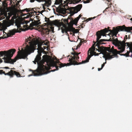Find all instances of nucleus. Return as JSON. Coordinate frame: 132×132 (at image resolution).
Returning <instances> with one entry per match:
<instances>
[{
  "mask_svg": "<svg viewBox=\"0 0 132 132\" xmlns=\"http://www.w3.org/2000/svg\"><path fill=\"white\" fill-rule=\"evenodd\" d=\"M63 2V0H55V4L56 5L62 3Z\"/></svg>",
  "mask_w": 132,
  "mask_h": 132,
  "instance_id": "f3484780",
  "label": "nucleus"
},
{
  "mask_svg": "<svg viewBox=\"0 0 132 132\" xmlns=\"http://www.w3.org/2000/svg\"><path fill=\"white\" fill-rule=\"evenodd\" d=\"M56 63H58V65H59V67L56 66L55 68H56V70H58V67H59L60 68H61L62 67H63L65 66H69L70 65L69 64V63H67V64H63L61 62H60L58 60H57L56 61Z\"/></svg>",
  "mask_w": 132,
  "mask_h": 132,
  "instance_id": "6e6552de",
  "label": "nucleus"
},
{
  "mask_svg": "<svg viewBox=\"0 0 132 132\" xmlns=\"http://www.w3.org/2000/svg\"><path fill=\"white\" fill-rule=\"evenodd\" d=\"M71 54H72V55H75V53H71Z\"/></svg>",
  "mask_w": 132,
  "mask_h": 132,
  "instance_id": "e433bc0d",
  "label": "nucleus"
},
{
  "mask_svg": "<svg viewBox=\"0 0 132 132\" xmlns=\"http://www.w3.org/2000/svg\"><path fill=\"white\" fill-rule=\"evenodd\" d=\"M68 3L70 4H74L76 3H78L79 2L78 0H67Z\"/></svg>",
  "mask_w": 132,
  "mask_h": 132,
  "instance_id": "ddd939ff",
  "label": "nucleus"
},
{
  "mask_svg": "<svg viewBox=\"0 0 132 132\" xmlns=\"http://www.w3.org/2000/svg\"><path fill=\"white\" fill-rule=\"evenodd\" d=\"M102 69L101 68H98V71H100L101 70H102Z\"/></svg>",
  "mask_w": 132,
  "mask_h": 132,
  "instance_id": "f704fd0d",
  "label": "nucleus"
},
{
  "mask_svg": "<svg viewBox=\"0 0 132 132\" xmlns=\"http://www.w3.org/2000/svg\"><path fill=\"white\" fill-rule=\"evenodd\" d=\"M3 34H6V33L4 31H3Z\"/></svg>",
  "mask_w": 132,
  "mask_h": 132,
  "instance_id": "58836bf2",
  "label": "nucleus"
},
{
  "mask_svg": "<svg viewBox=\"0 0 132 132\" xmlns=\"http://www.w3.org/2000/svg\"><path fill=\"white\" fill-rule=\"evenodd\" d=\"M0 74H20V73L15 71L10 70L9 71V72L5 73L4 71H3V70H0Z\"/></svg>",
  "mask_w": 132,
  "mask_h": 132,
  "instance_id": "1a4fd4ad",
  "label": "nucleus"
},
{
  "mask_svg": "<svg viewBox=\"0 0 132 132\" xmlns=\"http://www.w3.org/2000/svg\"><path fill=\"white\" fill-rule=\"evenodd\" d=\"M0 62L1 63H2L3 62V60L1 59H0Z\"/></svg>",
  "mask_w": 132,
  "mask_h": 132,
  "instance_id": "4c0bfd02",
  "label": "nucleus"
},
{
  "mask_svg": "<svg viewBox=\"0 0 132 132\" xmlns=\"http://www.w3.org/2000/svg\"><path fill=\"white\" fill-rule=\"evenodd\" d=\"M5 68L6 69H8L9 68L7 67H5Z\"/></svg>",
  "mask_w": 132,
  "mask_h": 132,
  "instance_id": "79ce46f5",
  "label": "nucleus"
},
{
  "mask_svg": "<svg viewBox=\"0 0 132 132\" xmlns=\"http://www.w3.org/2000/svg\"><path fill=\"white\" fill-rule=\"evenodd\" d=\"M61 32L63 34L64 32H65L66 33H67L68 31L65 29H63L62 28L61 29Z\"/></svg>",
  "mask_w": 132,
  "mask_h": 132,
  "instance_id": "393cba45",
  "label": "nucleus"
},
{
  "mask_svg": "<svg viewBox=\"0 0 132 132\" xmlns=\"http://www.w3.org/2000/svg\"><path fill=\"white\" fill-rule=\"evenodd\" d=\"M23 26L24 28H25L26 27V25H23Z\"/></svg>",
  "mask_w": 132,
  "mask_h": 132,
  "instance_id": "c9c22d12",
  "label": "nucleus"
},
{
  "mask_svg": "<svg viewBox=\"0 0 132 132\" xmlns=\"http://www.w3.org/2000/svg\"><path fill=\"white\" fill-rule=\"evenodd\" d=\"M54 28L53 27H52L50 29H47V31L48 32H51V33H52V32L53 33L54 32Z\"/></svg>",
  "mask_w": 132,
  "mask_h": 132,
  "instance_id": "412c9836",
  "label": "nucleus"
},
{
  "mask_svg": "<svg viewBox=\"0 0 132 132\" xmlns=\"http://www.w3.org/2000/svg\"><path fill=\"white\" fill-rule=\"evenodd\" d=\"M38 17V16H36V18H37V17Z\"/></svg>",
  "mask_w": 132,
  "mask_h": 132,
  "instance_id": "c03bdc74",
  "label": "nucleus"
},
{
  "mask_svg": "<svg viewBox=\"0 0 132 132\" xmlns=\"http://www.w3.org/2000/svg\"><path fill=\"white\" fill-rule=\"evenodd\" d=\"M96 46H97L98 49H96V51H97L98 52H101L102 51L103 49L99 46L98 45V44H96Z\"/></svg>",
  "mask_w": 132,
  "mask_h": 132,
  "instance_id": "a211bd4d",
  "label": "nucleus"
},
{
  "mask_svg": "<svg viewBox=\"0 0 132 132\" xmlns=\"http://www.w3.org/2000/svg\"><path fill=\"white\" fill-rule=\"evenodd\" d=\"M0 39H1V38L2 39H3V38H4L3 37H0Z\"/></svg>",
  "mask_w": 132,
  "mask_h": 132,
  "instance_id": "a19ab883",
  "label": "nucleus"
},
{
  "mask_svg": "<svg viewBox=\"0 0 132 132\" xmlns=\"http://www.w3.org/2000/svg\"><path fill=\"white\" fill-rule=\"evenodd\" d=\"M101 54V53H93L92 52H90L89 53V56H90V57L93 55L95 56H98L99 54Z\"/></svg>",
  "mask_w": 132,
  "mask_h": 132,
  "instance_id": "2eb2a0df",
  "label": "nucleus"
},
{
  "mask_svg": "<svg viewBox=\"0 0 132 132\" xmlns=\"http://www.w3.org/2000/svg\"><path fill=\"white\" fill-rule=\"evenodd\" d=\"M33 11H31V12H30V13H31V14H32V13H33Z\"/></svg>",
  "mask_w": 132,
  "mask_h": 132,
  "instance_id": "37998d69",
  "label": "nucleus"
},
{
  "mask_svg": "<svg viewBox=\"0 0 132 132\" xmlns=\"http://www.w3.org/2000/svg\"><path fill=\"white\" fill-rule=\"evenodd\" d=\"M104 63H103V64H102L101 65V68L102 69L104 67Z\"/></svg>",
  "mask_w": 132,
  "mask_h": 132,
  "instance_id": "2f4dec72",
  "label": "nucleus"
},
{
  "mask_svg": "<svg viewBox=\"0 0 132 132\" xmlns=\"http://www.w3.org/2000/svg\"><path fill=\"white\" fill-rule=\"evenodd\" d=\"M42 75H29L28 76V77H29L31 76H33V75L34 76H39Z\"/></svg>",
  "mask_w": 132,
  "mask_h": 132,
  "instance_id": "bb28decb",
  "label": "nucleus"
},
{
  "mask_svg": "<svg viewBox=\"0 0 132 132\" xmlns=\"http://www.w3.org/2000/svg\"><path fill=\"white\" fill-rule=\"evenodd\" d=\"M119 54L120 55L123 56H125L126 57H127L129 56V53H128V52H127V53L126 54H120V53Z\"/></svg>",
  "mask_w": 132,
  "mask_h": 132,
  "instance_id": "4be33fe9",
  "label": "nucleus"
},
{
  "mask_svg": "<svg viewBox=\"0 0 132 132\" xmlns=\"http://www.w3.org/2000/svg\"><path fill=\"white\" fill-rule=\"evenodd\" d=\"M28 40L29 41L28 42L29 46L27 45L25 49L24 50H23V51L21 53L19 51H18L17 56L14 59H11V57L15 52L16 50L15 49L9 50L7 52L4 51V53H3V51L0 52V55L1 56H3V55H4V57L3 58L4 60V62L5 63L13 64L16 60L19 59H28L27 56L34 52V50L36 49L35 48V47L37 45L38 48L37 49V50L38 54L36 55L35 61H33V62L35 64H36V62H37L38 66H39L41 62V56L42 55V51L41 50H39L38 48L41 49L42 48L40 46L42 45H46L45 43L44 44L43 43H38L35 39H31L30 37L28 38L26 42H28Z\"/></svg>",
  "mask_w": 132,
  "mask_h": 132,
  "instance_id": "f257e3e1",
  "label": "nucleus"
},
{
  "mask_svg": "<svg viewBox=\"0 0 132 132\" xmlns=\"http://www.w3.org/2000/svg\"><path fill=\"white\" fill-rule=\"evenodd\" d=\"M39 20L37 21H34V22H32L30 24V26L31 27L33 26H35L37 27H38L39 25L41 23L39 22Z\"/></svg>",
  "mask_w": 132,
  "mask_h": 132,
  "instance_id": "9b49d317",
  "label": "nucleus"
},
{
  "mask_svg": "<svg viewBox=\"0 0 132 132\" xmlns=\"http://www.w3.org/2000/svg\"><path fill=\"white\" fill-rule=\"evenodd\" d=\"M9 75L10 76V78H12V77H13L14 75H15L16 76L18 77H23L24 76H21V75Z\"/></svg>",
  "mask_w": 132,
  "mask_h": 132,
  "instance_id": "6ab92c4d",
  "label": "nucleus"
},
{
  "mask_svg": "<svg viewBox=\"0 0 132 132\" xmlns=\"http://www.w3.org/2000/svg\"><path fill=\"white\" fill-rule=\"evenodd\" d=\"M82 6V4H79L75 7H70V9L69 10H68L64 8H60L59 9V11L61 13L63 14H65L67 13V11L69 10V12H68V14H70V15L68 17L67 19L66 20V21L67 23H69L68 20H70V23L71 25H73L74 24L76 25L78 20L81 17V15H79V16L75 18V20L71 18V17L79 11L81 9Z\"/></svg>",
  "mask_w": 132,
  "mask_h": 132,
  "instance_id": "f03ea898",
  "label": "nucleus"
},
{
  "mask_svg": "<svg viewBox=\"0 0 132 132\" xmlns=\"http://www.w3.org/2000/svg\"><path fill=\"white\" fill-rule=\"evenodd\" d=\"M7 14L8 15V16L9 18L13 15V13H12L10 12H8V13H7Z\"/></svg>",
  "mask_w": 132,
  "mask_h": 132,
  "instance_id": "a878e982",
  "label": "nucleus"
},
{
  "mask_svg": "<svg viewBox=\"0 0 132 132\" xmlns=\"http://www.w3.org/2000/svg\"><path fill=\"white\" fill-rule=\"evenodd\" d=\"M81 45V43H80L79 44L77 45V46L76 48V49H77V47H80V46Z\"/></svg>",
  "mask_w": 132,
  "mask_h": 132,
  "instance_id": "c756f323",
  "label": "nucleus"
},
{
  "mask_svg": "<svg viewBox=\"0 0 132 132\" xmlns=\"http://www.w3.org/2000/svg\"><path fill=\"white\" fill-rule=\"evenodd\" d=\"M108 28L109 29V27H108Z\"/></svg>",
  "mask_w": 132,
  "mask_h": 132,
  "instance_id": "de8ad7c7",
  "label": "nucleus"
},
{
  "mask_svg": "<svg viewBox=\"0 0 132 132\" xmlns=\"http://www.w3.org/2000/svg\"><path fill=\"white\" fill-rule=\"evenodd\" d=\"M80 53H75V55H76L77 56H78V55L80 54Z\"/></svg>",
  "mask_w": 132,
  "mask_h": 132,
  "instance_id": "473e14b6",
  "label": "nucleus"
},
{
  "mask_svg": "<svg viewBox=\"0 0 132 132\" xmlns=\"http://www.w3.org/2000/svg\"><path fill=\"white\" fill-rule=\"evenodd\" d=\"M104 51L103 52L100 53L103 55V57L105 59V60H106V57H107V59L108 60H110L112 58H113V57L112 56L110 53H109L107 51L105 50L104 49Z\"/></svg>",
  "mask_w": 132,
  "mask_h": 132,
  "instance_id": "0eeeda50",
  "label": "nucleus"
},
{
  "mask_svg": "<svg viewBox=\"0 0 132 132\" xmlns=\"http://www.w3.org/2000/svg\"><path fill=\"white\" fill-rule=\"evenodd\" d=\"M45 21L47 23H51V21L49 19L45 18Z\"/></svg>",
  "mask_w": 132,
  "mask_h": 132,
  "instance_id": "5701e85b",
  "label": "nucleus"
},
{
  "mask_svg": "<svg viewBox=\"0 0 132 132\" xmlns=\"http://www.w3.org/2000/svg\"><path fill=\"white\" fill-rule=\"evenodd\" d=\"M79 59V57L78 56H77L75 57L74 58V59H76V60L78 59Z\"/></svg>",
  "mask_w": 132,
  "mask_h": 132,
  "instance_id": "7c9ffc66",
  "label": "nucleus"
},
{
  "mask_svg": "<svg viewBox=\"0 0 132 132\" xmlns=\"http://www.w3.org/2000/svg\"><path fill=\"white\" fill-rule=\"evenodd\" d=\"M41 14H42V15H43L41 13Z\"/></svg>",
  "mask_w": 132,
  "mask_h": 132,
  "instance_id": "09e8293b",
  "label": "nucleus"
},
{
  "mask_svg": "<svg viewBox=\"0 0 132 132\" xmlns=\"http://www.w3.org/2000/svg\"><path fill=\"white\" fill-rule=\"evenodd\" d=\"M88 56L87 57L86 59V60L82 61L81 62H79V63H77V62H76V63L75 64V65H79L80 64H84L85 63H86L87 62H88L89 61V60L90 58V56H89V52L88 53Z\"/></svg>",
  "mask_w": 132,
  "mask_h": 132,
  "instance_id": "f8f14e48",
  "label": "nucleus"
},
{
  "mask_svg": "<svg viewBox=\"0 0 132 132\" xmlns=\"http://www.w3.org/2000/svg\"><path fill=\"white\" fill-rule=\"evenodd\" d=\"M35 1H36L39 2H43L44 1V0H30V2L32 3L34 2Z\"/></svg>",
  "mask_w": 132,
  "mask_h": 132,
  "instance_id": "aec40b11",
  "label": "nucleus"
},
{
  "mask_svg": "<svg viewBox=\"0 0 132 132\" xmlns=\"http://www.w3.org/2000/svg\"><path fill=\"white\" fill-rule=\"evenodd\" d=\"M95 18V17H94L93 18H89L88 19L89 20H91V19H93Z\"/></svg>",
  "mask_w": 132,
  "mask_h": 132,
  "instance_id": "72a5a7b5",
  "label": "nucleus"
},
{
  "mask_svg": "<svg viewBox=\"0 0 132 132\" xmlns=\"http://www.w3.org/2000/svg\"><path fill=\"white\" fill-rule=\"evenodd\" d=\"M104 63V64H105L106 63V61H105V62Z\"/></svg>",
  "mask_w": 132,
  "mask_h": 132,
  "instance_id": "a18cd8bd",
  "label": "nucleus"
},
{
  "mask_svg": "<svg viewBox=\"0 0 132 132\" xmlns=\"http://www.w3.org/2000/svg\"><path fill=\"white\" fill-rule=\"evenodd\" d=\"M5 38H7V37H5Z\"/></svg>",
  "mask_w": 132,
  "mask_h": 132,
  "instance_id": "8fccbe9b",
  "label": "nucleus"
},
{
  "mask_svg": "<svg viewBox=\"0 0 132 132\" xmlns=\"http://www.w3.org/2000/svg\"><path fill=\"white\" fill-rule=\"evenodd\" d=\"M130 20L132 21V18L130 19Z\"/></svg>",
  "mask_w": 132,
  "mask_h": 132,
  "instance_id": "49530a36",
  "label": "nucleus"
},
{
  "mask_svg": "<svg viewBox=\"0 0 132 132\" xmlns=\"http://www.w3.org/2000/svg\"><path fill=\"white\" fill-rule=\"evenodd\" d=\"M119 45L118 48L120 50L119 51H117L116 50L114 49L113 46H112L111 48L110 46L109 47H104V49L105 50L108 51V52L111 54L112 56H113V57H117V54L123 52L125 51L126 46L129 47L130 50L132 49V42L125 43L123 41H120L119 43Z\"/></svg>",
  "mask_w": 132,
  "mask_h": 132,
  "instance_id": "20e7f679",
  "label": "nucleus"
},
{
  "mask_svg": "<svg viewBox=\"0 0 132 132\" xmlns=\"http://www.w3.org/2000/svg\"><path fill=\"white\" fill-rule=\"evenodd\" d=\"M119 28L117 29L114 27H113V30L112 31L110 29H108L107 28H105L104 29L102 30L101 31H102L101 33H96V41L95 43H98V42L99 41V39L101 38V36H106V35L109 36V34H105L107 33L108 31H109L110 33H112L113 32L115 34V35H114L113 36H115L116 37V35L118 33L119 31H125L128 32L132 33V27H126L125 26H119L118 27Z\"/></svg>",
  "mask_w": 132,
  "mask_h": 132,
  "instance_id": "7ed1b4c3",
  "label": "nucleus"
},
{
  "mask_svg": "<svg viewBox=\"0 0 132 132\" xmlns=\"http://www.w3.org/2000/svg\"><path fill=\"white\" fill-rule=\"evenodd\" d=\"M98 43H97L96 44H98V45L99 46L100 45H102V44H105V43H103L102 42H101L100 43V41L98 42Z\"/></svg>",
  "mask_w": 132,
  "mask_h": 132,
  "instance_id": "b1692460",
  "label": "nucleus"
},
{
  "mask_svg": "<svg viewBox=\"0 0 132 132\" xmlns=\"http://www.w3.org/2000/svg\"><path fill=\"white\" fill-rule=\"evenodd\" d=\"M71 30L74 33H77L79 32V30L78 29H76L73 27L71 28Z\"/></svg>",
  "mask_w": 132,
  "mask_h": 132,
  "instance_id": "dca6fc26",
  "label": "nucleus"
},
{
  "mask_svg": "<svg viewBox=\"0 0 132 132\" xmlns=\"http://www.w3.org/2000/svg\"><path fill=\"white\" fill-rule=\"evenodd\" d=\"M125 38H126V39H127V35H126L125 36Z\"/></svg>",
  "mask_w": 132,
  "mask_h": 132,
  "instance_id": "ea45409f",
  "label": "nucleus"
},
{
  "mask_svg": "<svg viewBox=\"0 0 132 132\" xmlns=\"http://www.w3.org/2000/svg\"><path fill=\"white\" fill-rule=\"evenodd\" d=\"M96 43H95L93 45V47H92V50H91V48H90L89 50L88 51V52H89V51H90V52H92L93 53H96V52H95V51H96V49H97L96 48L94 47V46L95 45Z\"/></svg>",
  "mask_w": 132,
  "mask_h": 132,
  "instance_id": "4468645a",
  "label": "nucleus"
},
{
  "mask_svg": "<svg viewBox=\"0 0 132 132\" xmlns=\"http://www.w3.org/2000/svg\"><path fill=\"white\" fill-rule=\"evenodd\" d=\"M26 10V12H29L30 11V10L29 9L27 8L24 9V10H23V11H24Z\"/></svg>",
  "mask_w": 132,
  "mask_h": 132,
  "instance_id": "cd10ccee",
  "label": "nucleus"
},
{
  "mask_svg": "<svg viewBox=\"0 0 132 132\" xmlns=\"http://www.w3.org/2000/svg\"><path fill=\"white\" fill-rule=\"evenodd\" d=\"M112 41L113 44H114V45H115V44H114V43H118V39L117 38H116V39H112L110 40H108V39H101L99 40L100 43L101 42H105V41Z\"/></svg>",
  "mask_w": 132,
  "mask_h": 132,
  "instance_id": "9d476101",
  "label": "nucleus"
},
{
  "mask_svg": "<svg viewBox=\"0 0 132 132\" xmlns=\"http://www.w3.org/2000/svg\"><path fill=\"white\" fill-rule=\"evenodd\" d=\"M55 71V69L48 71L47 70H45L43 68L40 67H38L37 69L35 70V73H34L33 74H47L51 72H54Z\"/></svg>",
  "mask_w": 132,
  "mask_h": 132,
  "instance_id": "423d86ee",
  "label": "nucleus"
},
{
  "mask_svg": "<svg viewBox=\"0 0 132 132\" xmlns=\"http://www.w3.org/2000/svg\"><path fill=\"white\" fill-rule=\"evenodd\" d=\"M89 0H86L84 2V3H89Z\"/></svg>",
  "mask_w": 132,
  "mask_h": 132,
  "instance_id": "c85d7f7f",
  "label": "nucleus"
},
{
  "mask_svg": "<svg viewBox=\"0 0 132 132\" xmlns=\"http://www.w3.org/2000/svg\"><path fill=\"white\" fill-rule=\"evenodd\" d=\"M24 22L22 23L21 21H19L17 20L15 21V22H14L13 23L11 24V25H13V24L15 23V26H16L17 29H14L11 30H10L9 31V32L6 34V35L7 37H9L11 36V35H14L15 33L16 32H21V30H22V27L21 26V24L23 25L24 23L27 24L29 22L27 21H25Z\"/></svg>",
  "mask_w": 132,
  "mask_h": 132,
  "instance_id": "39448f33",
  "label": "nucleus"
}]
</instances>
